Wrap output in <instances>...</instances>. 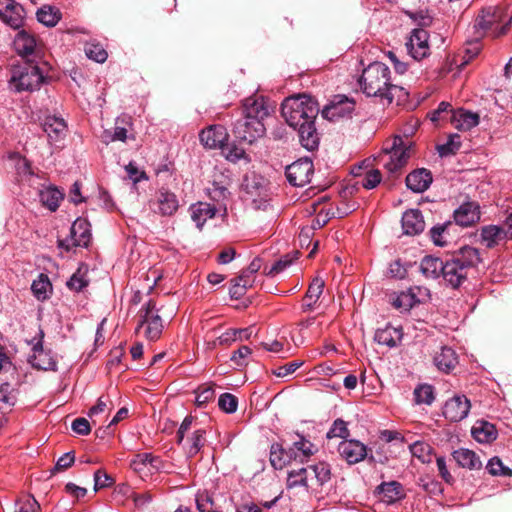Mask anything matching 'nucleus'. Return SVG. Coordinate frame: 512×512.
Returning <instances> with one entry per match:
<instances>
[{
    "label": "nucleus",
    "instance_id": "1",
    "mask_svg": "<svg viewBox=\"0 0 512 512\" xmlns=\"http://www.w3.org/2000/svg\"><path fill=\"white\" fill-rule=\"evenodd\" d=\"M358 83L367 97H377L388 103L406 94L401 86L392 83L389 67L379 61L372 62L363 69Z\"/></svg>",
    "mask_w": 512,
    "mask_h": 512
},
{
    "label": "nucleus",
    "instance_id": "2",
    "mask_svg": "<svg viewBox=\"0 0 512 512\" xmlns=\"http://www.w3.org/2000/svg\"><path fill=\"white\" fill-rule=\"evenodd\" d=\"M270 107L262 96L249 97L243 103V117L233 127L234 136L243 142L252 144L265 133L264 119L269 115Z\"/></svg>",
    "mask_w": 512,
    "mask_h": 512
},
{
    "label": "nucleus",
    "instance_id": "3",
    "mask_svg": "<svg viewBox=\"0 0 512 512\" xmlns=\"http://www.w3.org/2000/svg\"><path fill=\"white\" fill-rule=\"evenodd\" d=\"M480 262L478 249L464 246L445 261L442 276L451 287L458 288L466 281L469 271Z\"/></svg>",
    "mask_w": 512,
    "mask_h": 512
},
{
    "label": "nucleus",
    "instance_id": "4",
    "mask_svg": "<svg viewBox=\"0 0 512 512\" xmlns=\"http://www.w3.org/2000/svg\"><path fill=\"white\" fill-rule=\"evenodd\" d=\"M317 451L318 448L314 443L295 433V439H292V446L290 447V489L301 486L307 492L308 469L305 467L296 468L294 465L307 462Z\"/></svg>",
    "mask_w": 512,
    "mask_h": 512
},
{
    "label": "nucleus",
    "instance_id": "5",
    "mask_svg": "<svg viewBox=\"0 0 512 512\" xmlns=\"http://www.w3.org/2000/svg\"><path fill=\"white\" fill-rule=\"evenodd\" d=\"M512 21V8L488 6L481 10L475 19L474 28L478 33L492 37L504 35Z\"/></svg>",
    "mask_w": 512,
    "mask_h": 512
},
{
    "label": "nucleus",
    "instance_id": "6",
    "mask_svg": "<svg viewBox=\"0 0 512 512\" xmlns=\"http://www.w3.org/2000/svg\"><path fill=\"white\" fill-rule=\"evenodd\" d=\"M242 199L251 208L266 209L270 201L267 181L256 173L245 175L242 182Z\"/></svg>",
    "mask_w": 512,
    "mask_h": 512
},
{
    "label": "nucleus",
    "instance_id": "7",
    "mask_svg": "<svg viewBox=\"0 0 512 512\" xmlns=\"http://www.w3.org/2000/svg\"><path fill=\"white\" fill-rule=\"evenodd\" d=\"M44 76L37 65L24 63L14 66L9 80L10 88L16 92L38 89Z\"/></svg>",
    "mask_w": 512,
    "mask_h": 512
},
{
    "label": "nucleus",
    "instance_id": "8",
    "mask_svg": "<svg viewBox=\"0 0 512 512\" xmlns=\"http://www.w3.org/2000/svg\"><path fill=\"white\" fill-rule=\"evenodd\" d=\"M159 312L160 310L152 300L144 304L139 311L140 321L136 327V331H142L143 336L150 341L159 339L164 328L163 320Z\"/></svg>",
    "mask_w": 512,
    "mask_h": 512
},
{
    "label": "nucleus",
    "instance_id": "9",
    "mask_svg": "<svg viewBox=\"0 0 512 512\" xmlns=\"http://www.w3.org/2000/svg\"><path fill=\"white\" fill-rule=\"evenodd\" d=\"M318 113V103L310 94H290V126L297 125L300 121L316 119Z\"/></svg>",
    "mask_w": 512,
    "mask_h": 512
},
{
    "label": "nucleus",
    "instance_id": "10",
    "mask_svg": "<svg viewBox=\"0 0 512 512\" xmlns=\"http://www.w3.org/2000/svg\"><path fill=\"white\" fill-rule=\"evenodd\" d=\"M413 146L409 141H404L402 137L395 136L391 145L385 148L384 167L390 173H396L401 170L412 155Z\"/></svg>",
    "mask_w": 512,
    "mask_h": 512
},
{
    "label": "nucleus",
    "instance_id": "11",
    "mask_svg": "<svg viewBox=\"0 0 512 512\" xmlns=\"http://www.w3.org/2000/svg\"><path fill=\"white\" fill-rule=\"evenodd\" d=\"M355 101L346 95H334L329 103L322 109V117L329 121H338L351 117L355 109Z\"/></svg>",
    "mask_w": 512,
    "mask_h": 512
},
{
    "label": "nucleus",
    "instance_id": "12",
    "mask_svg": "<svg viewBox=\"0 0 512 512\" xmlns=\"http://www.w3.org/2000/svg\"><path fill=\"white\" fill-rule=\"evenodd\" d=\"M91 239L90 224L86 219H76L71 228L68 238L59 241V246L67 251L73 247H87Z\"/></svg>",
    "mask_w": 512,
    "mask_h": 512
},
{
    "label": "nucleus",
    "instance_id": "13",
    "mask_svg": "<svg viewBox=\"0 0 512 512\" xmlns=\"http://www.w3.org/2000/svg\"><path fill=\"white\" fill-rule=\"evenodd\" d=\"M149 208L152 212L161 216H171L179 208L177 196L166 189H160L149 201Z\"/></svg>",
    "mask_w": 512,
    "mask_h": 512
},
{
    "label": "nucleus",
    "instance_id": "14",
    "mask_svg": "<svg viewBox=\"0 0 512 512\" xmlns=\"http://www.w3.org/2000/svg\"><path fill=\"white\" fill-rule=\"evenodd\" d=\"M429 34L423 28L412 30L405 46L407 53L416 61H419L430 54Z\"/></svg>",
    "mask_w": 512,
    "mask_h": 512
},
{
    "label": "nucleus",
    "instance_id": "15",
    "mask_svg": "<svg viewBox=\"0 0 512 512\" xmlns=\"http://www.w3.org/2000/svg\"><path fill=\"white\" fill-rule=\"evenodd\" d=\"M470 400L463 394H456L448 399L443 407V416L451 422H460L468 416Z\"/></svg>",
    "mask_w": 512,
    "mask_h": 512
},
{
    "label": "nucleus",
    "instance_id": "16",
    "mask_svg": "<svg viewBox=\"0 0 512 512\" xmlns=\"http://www.w3.org/2000/svg\"><path fill=\"white\" fill-rule=\"evenodd\" d=\"M297 131L299 142L308 151H314L320 143V134L315 126V119L300 121L291 126Z\"/></svg>",
    "mask_w": 512,
    "mask_h": 512
},
{
    "label": "nucleus",
    "instance_id": "17",
    "mask_svg": "<svg viewBox=\"0 0 512 512\" xmlns=\"http://www.w3.org/2000/svg\"><path fill=\"white\" fill-rule=\"evenodd\" d=\"M39 335L40 339L33 346V353L29 357V362L36 369L44 371H56V359L50 350L43 349L42 339L44 337V333L42 330L39 331Z\"/></svg>",
    "mask_w": 512,
    "mask_h": 512
},
{
    "label": "nucleus",
    "instance_id": "18",
    "mask_svg": "<svg viewBox=\"0 0 512 512\" xmlns=\"http://www.w3.org/2000/svg\"><path fill=\"white\" fill-rule=\"evenodd\" d=\"M0 19L13 29H19L24 21L23 8L14 0H0Z\"/></svg>",
    "mask_w": 512,
    "mask_h": 512
},
{
    "label": "nucleus",
    "instance_id": "19",
    "mask_svg": "<svg viewBox=\"0 0 512 512\" xmlns=\"http://www.w3.org/2000/svg\"><path fill=\"white\" fill-rule=\"evenodd\" d=\"M313 163L308 158H301L290 164V185L303 187L310 182Z\"/></svg>",
    "mask_w": 512,
    "mask_h": 512
},
{
    "label": "nucleus",
    "instance_id": "20",
    "mask_svg": "<svg viewBox=\"0 0 512 512\" xmlns=\"http://www.w3.org/2000/svg\"><path fill=\"white\" fill-rule=\"evenodd\" d=\"M228 133L222 125H211L199 134L200 142L207 148H223L228 141Z\"/></svg>",
    "mask_w": 512,
    "mask_h": 512
},
{
    "label": "nucleus",
    "instance_id": "21",
    "mask_svg": "<svg viewBox=\"0 0 512 512\" xmlns=\"http://www.w3.org/2000/svg\"><path fill=\"white\" fill-rule=\"evenodd\" d=\"M338 452L347 463L355 464L367 456V447L358 440H344L339 444Z\"/></svg>",
    "mask_w": 512,
    "mask_h": 512
},
{
    "label": "nucleus",
    "instance_id": "22",
    "mask_svg": "<svg viewBox=\"0 0 512 512\" xmlns=\"http://www.w3.org/2000/svg\"><path fill=\"white\" fill-rule=\"evenodd\" d=\"M130 465L135 472L145 476L162 469L161 459L153 456L151 453L135 455Z\"/></svg>",
    "mask_w": 512,
    "mask_h": 512
},
{
    "label": "nucleus",
    "instance_id": "23",
    "mask_svg": "<svg viewBox=\"0 0 512 512\" xmlns=\"http://www.w3.org/2000/svg\"><path fill=\"white\" fill-rule=\"evenodd\" d=\"M42 127L51 144L63 140L67 134V124L63 118L58 116L45 117Z\"/></svg>",
    "mask_w": 512,
    "mask_h": 512
},
{
    "label": "nucleus",
    "instance_id": "24",
    "mask_svg": "<svg viewBox=\"0 0 512 512\" xmlns=\"http://www.w3.org/2000/svg\"><path fill=\"white\" fill-rule=\"evenodd\" d=\"M433 181L432 174L425 168H419L410 172L406 177V186L414 193L426 191Z\"/></svg>",
    "mask_w": 512,
    "mask_h": 512
},
{
    "label": "nucleus",
    "instance_id": "25",
    "mask_svg": "<svg viewBox=\"0 0 512 512\" xmlns=\"http://www.w3.org/2000/svg\"><path fill=\"white\" fill-rule=\"evenodd\" d=\"M480 219L479 205L475 202H466L454 211L456 224L468 227Z\"/></svg>",
    "mask_w": 512,
    "mask_h": 512
},
{
    "label": "nucleus",
    "instance_id": "26",
    "mask_svg": "<svg viewBox=\"0 0 512 512\" xmlns=\"http://www.w3.org/2000/svg\"><path fill=\"white\" fill-rule=\"evenodd\" d=\"M253 327L229 329L218 336L215 340L208 342L210 349L216 348L218 345H230L236 341L248 340L253 334Z\"/></svg>",
    "mask_w": 512,
    "mask_h": 512
},
{
    "label": "nucleus",
    "instance_id": "27",
    "mask_svg": "<svg viewBox=\"0 0 512 512\" xmlns=\"http://www.w3.org/2000/svg\"><path fill=\"white\" fill-rule=\"evenodd\" d=\"M402 228L406 235L414 236L423 232L425 221L422 213L418 209H410L404 212L402 216Z\"/></svg>",
    "mask_w": 512,
    "mask_h": 512
},
{
    "label": "nucleus",
    "instance_id": "28",
    "mask_svg": "<svg viewBox=\"0 0 512 512\" xmlns=\"http://www.w3.org/2000/svg\"><path fill=\"white\" fill-rule=\"evenodd\" d=\"M481 243L487 248H494L497 245L505 242L509 236L508 229L497 226V225H487L482 227L481 233Z\"/></svg>",
    "mask_w": 512,
    "mask_h": 512
},
{
    "label": "nucleus",
    "instance_id": "29",
    "mask_svg": "<svg viewBox=\"0 0 512 512\" xmlns=\"http://www.w3.org/2000/svg\"><path fill=\"white\" fill-rule=\"evenodd\" d=\"M206 431L204 429H195L190 434L186 435L182 444H180L185 451L187 457L192 458L198 454L206 443Z\"/></svg>",
    "mask_w": 512,
    "mask_h": 512
},
{
    "label": "nucleus",
    "instance_id": "30",
    "mask_svg": "<svg viewBox=\"0 0 512 512\" xmlns=\"http://www.w3.org/2000/svg\"><path fill=\"white\" fill-rule=\"evenodd\" d=\"M191 219L196 227L201 230L207 220L213 218L217 207L206 202H198L190 206Z\"/></svg>",
    "mask_w": 512,
    "mask_h": 512
},
{
    "label": "nucleus",
    "instance_id": "31",
    "mask_svg": "<svg viewBox=\"0 0 512 512\" xmlns=\"http://www.w3.org/2000/svg\"><path fill=\"white\" fill-rule=\"evenodd\" d=\"M377 492L383 502L393 504L405 497L404 488L397 481L383 482L377 487Z\"/></svg>",
    "mask_w": 512,
    "mask_h": 512
},
{
    "label": "nucleus",
    "instance_id": "32",
    "mask_svg": "<svg viewBox=\"0 0 512 512\" xmlns=\"http://www.w3.org/2000/svg\"><path fill=\"white\" fill-rule=\"evenodd\" d=\"M472 436L479 443H491L497 438L496 427L487 421L478 420L472 427Z\"/></svg>",
    "mask_w": 512,
    "mask_h": 512
},
{
    "label": "nucleus",
    "instance_id": "33",
    "mask_svg": "<svg viewBox=\"0 0 512 512\" xmlns=\"http://www.w3.org/2000/svg\"><path fill=\"white\" fill-rule=\"evenodd\" d=\"M451 122L456 129L467 131L479 124V116L476 113L459 109L452 112Z\"/></svg>",
    "mask_w": 512,
    "mask_h": 512
},
{
    "label": "nucleus",
    "instance_id": "34",
    "mask_svg": "<svg viewBox=\"0 0 512 512\" xmlns=\"http://www.w3.org/2000/svg\"><path fill=\"white\" fill-rule=\"evenodd\" d=\"M434 363L440 371L449 373L456 367L458 358L452 348L444 346L435 354Z\"/></svg>",
    "mask_w": 512,
    "mask_h": 512
},
{
    "label": "nucleus",
    "instance_id": "35",
    "mask_svg": "<svg viewBox=\"0 0 512 512\" xmlns=\"http://www.w3.org/2000/svg\"><path fill=\"white\" fill-rule=\"evenodd\" d=\"M402 336L400 328L386 325L384 328L376 331L374 339L378 344L395 347L401 341Z\"/></svg>",
    "mask_w": 512,
    "mask_h": 512
},
{
    "label": "nucleus",
    "instance_id": "36",
    "mask_svg": "<svg viewBox=\"0 0 512 512\" xmlns=\"http://www.w3.org/2000/svg\"><path fill=\"white\" fill-rule=\"evenodd\" d=\"M206 190L208 197L217 203L218 211H222L223 215H225L227 212L226 202L230 196L228 189L224 185L214 181Z\"/></svg>",
    "mask_w": 512,
    "mask_h": 512
},
{
    "label": "nucleus",
    "instance_id": "37",
    "mask_svg": "<svg viewBox=\"0 0 512 512\" xmlns=\"http://www.w3.org/2000/svg\"><path fill=\"white\" fill-rule=\"evenodd\" d=\"M13 44L19 55L29 56L33 54L35 50L36 40L33 35L22 30L16 34Z\"/></svg>",
    "mask_w": 512,
    "mask_h": 512
},
{
    "label": "nucleus",
    "instance_id": "38",
    "mask_svg": "<svg viewBox=\"0 0 512 512\" xmlns=\"http://www.w3.org/2000/svg\"><path fill=\"white\" fill-rule=\"evenodd\" d=\"M39 197L42 205L54 212L63 200L64 193L56 187L49 186L40 191Z\"/></svg>",
    "mask_w": 512,
    "mask_h": 512
},
{
    "label": "nucleus",
    "instance_id": "39",
    "mask_svg": "<svg viewBox=\"0 0 512 512\" xmlns=\"http://www.w3.org/2000/svg\"><path fill=\"white\" fill-rule=\"evenodd\" d=\"M453 457L456 462L463 468L468 469H479L482 466V462L479 456L472 450L461 448L454 451Z\"/></svg>",
    "mask_w": 512,
    "mask_h": 512
},
{
    "label": "nucleus",
    "instance_id": "40",
    "mask_svg": "<svg viewBox=\"0 0 512 512\" xmlns=\"http://www.w3.org/2000/svg\"><path fill=\"white\" fill-rule=\"evenodd\" d=\"M444 264L440 258L425 256L420 263V269L426 277L437 278L443 274Z\"/></svg>",
    "mask_w": 512,
    "mask_h": 512
},
{
    "label": "nucleus",
    "instance_id": "41",
    "mask_svg": "<svg viewBox=\"0 0 512 512\" xmlns=\"http://www.w3.org/2000/svg\"><path fill=\"white\" fill-rule=\"evenodd\" d=\"M121 124H129V117H118L116 119L115 127L112 130H105L103 136L105 142L126 141V139L128 138V130L126 127L121 126Z\"/></svg>",
    "mask_w": 512,
    "mask_h": 512
},
{
    "label": "nucleus",
    "instance_id": "42",
    "mask_svg": "<svg viewBox=\"0 0 512 512\" xmlns=\"http://www.w3.org/2000/svg\"><path fill=\"white\" fill-rule=\"evenodd\" d=\"M324 281L320 278H315L309 285L305 297L303 298L302 307L304 309H311L318 301L323 292Z\"/></svg>",
    "mask_w": 512,
    "mask_h": 512
},
{
    "label": "nucleus",
    "instance_id": "43",
    "mask_svg": "<svg viewBox=\"0 0 512 512\" xmlns=\"http://www.w3.org/2000/svg\"><path fill=\"white\" fill-rule=\"evenodd\" d=\"M37 19L45 26L53 27L61 19V13L55 7L44 5L37 11Z\"/></svg>",
    "mask_w": 512,
    "mask_h": 512
},
{
    "label": "nucleus",
    "instance_id": "44",
    "mask_svg": "<svg viewBox=\"0 0 512 512\" xmlns=\"http://www.w3.org/2000/svg\"><path fill=\"white\" fill-rule=\"evenodd\" d=\"M31 290L38 300L47 299L52 290V285L48 276L45 274H40L38 278L33 281Z\"/></svg>",
    "mask_w": 512,
    "mask_h": 512
},
{
    "label": "nucleus",
    "instance_id": "45",
    "mask_svg": "<svg viewBox=\"0 0 512 512\" xmlns=\"http://www.w3.org/2000/svg\"><path fill=\"white\" fill-rule=\"evenodd\" d=\"M17 401L14 390L8 383L0 386V412L6 413L12 409Z\"/></svg>",
    "mask_w": 512,
    "mask_h": 512
},
{
    "label": "nucleus",
    "instance_id": "46",
    "mask_svg": "<svg viewBox=\"0 0 512 512\" xmlns=\"http://www.w3.org/2000/svg\"><path fill=\"white\" fill-rule=\"evenodd\" d=\"M287 452L279 443H274L270 449V463L276 470H282L288 463Z\"/></svg>",
    "mask_w": 512,
    "mask_h": 512
},
{
    "label": "nucleus",
    "instance_id": "47",
    "mask_svg": "<svg viewBox=\"0 0 512 512\" xmlns=\"http://www.w3.org/2000/svg\"><path fill=\"white\" fill-rule=\"evenodd\" d=\"M195 501L199 512H219V507L208 491H199L196 494Z\"/></svg>",
    "mask_w": 512,
    "mask_h": 512
},
{
    "label": "nucleus",
    "instance_id": "48",
    "mask_svg": "<svg viewBox=\"0 0 512 512\" xmlns=\"http://www.w3.org/2000/svg\"><path fill=\"white\" fill-rule=\"evenodd\" d=\"M414 398L417 404H432L435 399L433 387L429 384L418 386L414 390Z\"/></svg>",
    "mask_w": 512,
    "mask_h": 512
},
{
    "label": "nucleus",
    "instance_id": "49",
    "mask_svg": "<svg viewBox=\"0 0 512 512\" xmlns=\"http://www.w3.org/2000/svg\"><path fill=\"white\" fill-rule=\"evenodd\" d=\"M410 452L414 457L420 459L423 463H429L431 461L432 448L429 444L416 441L410 445Z\"/></svg>",
    "mask_w": 512,
    "mask_h": 512
},
{
    "label": "nucleus",
    "instance_id": "50",
    "mask_svg": "<svg viewBox=\"0 0 512 512\" xmlns=\"http://www.w3.org/2000/svg\"><path fill=\"white\" fill-rule=\"evenodd\" d=\"M461 146L460 136L458 134L450 135L447 142L437 146V151L441 157L455 154Z\"/></svg>",
    "mask_w": 512,
    "mask_h": 512
},
{
    "label": "nucleus",
    "instance_id": "51",
    "mask_svg": "<svg viewBox=\"0 0 512 512\" xmlns=\"http://www.w3.org/2000/svg\"><path fill=\"white\" fill-rule=\"evenodd\" d=\"M84 51L89 59L94 60L98 63L105 62L108 56L106 50L98 43H87L85 45Z\"/></svg>",
    "mask_w": 512,
    "mask_h": 512
},
{
    "label": "nucleus",
    "instance_id": "52",
    "mask_svg": "<svg viewBox=\"0 0 512 512\" xmlns=\"http://www.w3.org/2000/svg\"><path fill=\"white\" fill-rule=\"evenodd\" d=\"M350 432L347 427V423L342 419H336L330 429L328 430L326 437L328 439L332 438H342L344 440H347L349 437Z\"/></svg>",
    "mask_w": 512,
    "mask_h": 512
},
{
    "label": "nucleus",
    "instance_id": "53",
    "mask_svg": "<svg viewBox=\"0 0 512 512\" xmlns=\"http://www.w3.org/2000/svg\"><path fill=\"white\" fill-rule=\"evenodd\" d=\"M88 283L89 280L86 277V271L79 268L67 281V287L72 291L80 292Z\"/></svg>",
    "mask_w": 512,
    "mask_h": 512
},
{
    "label": "nucleus",
    "instance_id": "54",
    "mask_svg": "<svg viewBox=\"0 0 512 512\" xmlns=\"http://www.w3.org/2000/svg\"><path fill=\"white\" fill-rule=\"evenodd\" d=\"M309 470L314 474L317 482L321 485L328 482L331 478L330 465L326 462H319L309 466Z\"/></svg>",
    "mask_w": 512,
    "mask_h": 512
},
{
    "label": "nucleus",
    "instance_id": "55",
    "mask_svg": "<svg viewBox=\"0 0 512 512\" xmlns=\"http://www.w3.org/2000/svg\"><path fill=\"white\" fill-rule=\"evenodd\" d=\"M253 286V280L252 279H246L245 274H241L237 280L236 283L231 287L230 289V296L233 299H239L244 294L247 288H250Z\"/></svg>",
    "mask_w": 512,
    "mask_h": 512
},
{
    "label": "nucleus",
    "instance_id": "56",
    "mask_svg": "<svg viewBox=\"0 0 512 512\" xmlns=\"http://www.w3.org/2000/svg\"><path fill=\"white\" fill-rule=\"evenodd\" d=\"M221 149L225 155V158L230 162L236 163V162L240 161L241 159H245V160L249 161V158L246 155L244 149L238 147L235 144H231V145L225 144V145H223V148H221Z\"/></svg>",
    "mask_w": 512,
    "mask_h": 512
},
{
    "label": "nucleus",
    "instance_id": "57",
    "mask_svg": "<svg viewBox=\"0 0 512 512\" xmlns=\"http://www.w3.org/2000/svg\"><path fill=\"white\" fill-rule=\"evenodd\" d=\"M488 472L493 476H512V470L503 465L498 457H493L486 466Z\"/></svg>",
    "mask_w": 512,
    "mask_h": 512
},
{
    "label": "nucleus",
    "instance_id": "58",
    "mask_svg": "<svg viewBox=\"0 0 512 512\" xmlns=\"http://www.w3.org/2000/svg\"><path fill=\"white\" fill-rule=\"evenodd\" d=\"M218 405L224 412L234 413L238 407V400L233 394L223 393L219 397Z\"/></svg>",
    "mask_w": 512,
    "mask_h": 512
},
{
    "label": "nucleus",
    "instance_id": "59",
    "mask_svg": "<svg viewBox=\"0 0 512 512\" xmlns=\"http://www.w3.org/2000/svg\"><path fill=\"white\" fill-rule=\"evenodd\" d=\"M215 392L211 386H201L196 391L195 402L197 406L202 407L214 399Z\"/></svg>",
    "mask_w": 512,
    "mask_h": 512
},
{
    "label": "nucleus",
    "instance_id": "60",
    "mask_svg": "<svg viewBox=\"0 0 512 512\" xmlns=\"http://www.w3.org/2000/svg\"><path fill=\"white\" fill-rule=\"evenodd\" d=\"M392 304L396 309L408 311L414 304V296L410 293L402 292L393 299Z\"/></svg>",
    "mask_w": 512,
    "mask_h": 512
},
{
    "label": "nucleus",
    "instance_id": "61",
    "mask_svg": "<svg viewBox=\"0 0 512 512\" xmlns=\"http://www.w3.org/2000/svg\"><path fill=\"white\" fill-rule=\"evenodd\" d=\"M404 12L420 26L426 27L432 23L433 18L427 11L412 12L407 8Z\"/></svg>",
    "mask_w": 512,
    "mask_h": 512
},
{
    "label": "nucleus",
    "instance_id": "62",
    "mask_svg": "<svg viewBox=\"0 0 512 512\" xmlns=\"http://www.w3.org/2000/svg\"><path fill=\"white\" fill-rule=\"evenodd\" d=\"M17 505L19 508L16 509L15 512H39L40 510L39 503L32 496H26L22 500H19Z\"/></svg>",
    "mask_w": 512,
    "mask_h": 512
},
{
    "label": "nucleus",
    "instance_id": "63",
    "mask_svg": "<svg viewBox=\"0 0 512 512\" xmlns=\"http://www.w3.org/2000/svg\"><path fill=\"white\" fill-rule=\"evenodd\" d=\"M381 173L379 170H370L361 179V185L365 189H373L381 182Z\"/></svg>",
    "mask_w": 512,
    "mask_h": 512
},
{
    "label": "nucleus",
    "instance_id": "64",
    "mask_svg": "<svg viewBox=\"0 0 512 512\" xmlns=\"http://www.w3.org/2000/svg\"><path fill=\"white\" fill-rule=\"evenodd\" d=\"M252 351L248 346H241L231 356L230 360L237 366L246 365V359L251 355Z\"/></svg>",
    "mask_w": 512,
    "mask_h": 512
}]
</instances>
